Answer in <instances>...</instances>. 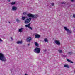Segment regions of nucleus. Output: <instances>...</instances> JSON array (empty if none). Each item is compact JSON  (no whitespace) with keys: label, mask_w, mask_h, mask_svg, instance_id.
Masks as SVG:
<instances>
[{"label":"nucleus","mask_w":75,"mask_h":75,"mask_svg":"<svg viewBox=\"0 0 75 75\" xmlns=\"http://www.w3.org/2000/svg\"><path fill=\"white\" fill-rule=\"evenodd\" d=\"M23 14L25 15V17H30L33 19L36 18L38 17V15H33L31 14H28L26 12H23Z\"/></svg>","instance_id":"nucleus-1"},{"label":"nucleus","mask_w":75,"mask_h":75,"mask_svg":"<svg viewBox=\"0 0 75 75\" xmlns=\"http://www.w3.org/2000/svg\"><path fill=\"white\" fill-rule=\"evenodd\" d=\"M34 51L36 54H39L41 51V48L36 47L34 50Z\"/></svg>","instance_id":"nucleus-2"},{"label":"nucleus","mask_w":75,"mask_h":75,"mask_svg":"<svg viewBox=\"0 0 75 75\" xmlns=\"http://www.w3.org/2000/svg\"><path fill=\"white\" fill-rule=\"evenodd\" d=\"M31 18H28L27 19H26L25 21V24H27V23H29L30 21H31Z\"/></svg>","instance_id":"nucleus-3"},{"label":"nucleus","mask_w":75,"mask_h":75,"mask_svg":"<svg viewBox=\"0 0 75 75\" xmlns=\"http://www.w3.org/2000/svg\"><path fill=\"white\" fill-rule=\"evenodd\" d=\"M31 40H32V38H31V37L30 36L29 37L27 38L26 41L28 42H30Z\"/></svg>","instance_id":"nucleus-4"},{"label":"nucleus","mask_w":75,"mask_h":75,"mask_svg":"<svg viewBox=\"0 0 75 75\" xmlns=\"http://www.w3.org/2000/svg\"><path fill=\"white\" fill-rule=\"evenodd\" d=\"M64 29L68 33H69V34H72V31L71 30H69V29L68 28H65Z\"/></svg>","instance_id":"nucleus-5"},{"label":"nucleus","mask_w":75,"mask_h":75,"mask_svg":"<svg viewBox=\"0 0 75 75\" xmlns=\"http://www.w3.org/2000/svg\"><path fill=\"white\" fill-rule=\"evenodd\" d=\"M17 9V7L14 6H12V10L13 11H16Z\"/></svg>","instance_id":"nucleus-6"},{"label":"nucleus","mask_w":75,"mask_h":75,"mask_svg":"<svg viewBox=\"0 0 75 75\" xmlns=\"http://www.w3.org/2000/svg\"><path fill=\"white\" fill-rule=\"evenodd\" d=\"M55 42L57 45H60L61 44L60 42L58 40H55Z\"/></svg>","instance_id":"nucleus-7"},{"label":"nucleus","mask_w":75,"mask_h":75,"mask_svg":"<svg viewBox=\"0 0 75 75\" xmlns=\"http://www.w3.org/2000/svg\"><path fill=\"white\" fill-rule=\"evenodd\" d=\"M35 38H40V35H38V34H37L35 35Z\"/></svg>","instance_id":"nucleus-8"},{"label":"nucleus","mask_w":75,"mask_h":75,"mask_svg":"<svg viewBox=\"0 0 75 75\" xmlns=\"http://www.w3.org/2000/svg\"><path fill=\"white\" fill-rule=\"evenodd\" d=\"M67 61H68V62H70V63H71L72 64H73V63H74V62H72L71 61L69 60V59H67Z\"/></svg>","instance_id":"nucleus-9"},{"label":"nucleus","mask_w":75,"mask_h":75,"mask_svg":"<svg viewBox=\"0 0 75 75\" xmlns=\"http://www.w3.org/2000/svg\"><path fill=\"white\" fill-rule=\"evenodd\" d=\"M30 24L26 25H25V27H29V28H31V27H30Z\"/></svg>","instance_id":"nucleus-10"},{"label":"nucleus","mask_w":75,"mask_h":75,"mask_svg":"<svg viewBox=\"0 0 75 75\" xmlns=\"http://www.w3.org/2000/svg\"><path fill=\"white\" fill-rule=\"evenodd\" d=\"M17 44H22V42L21 41H19L17 42Z\"/></svg>","instance_id":"nucleus-11"},{"label":"nucleus","mask_w":75,"mask_h":75,"mask_svg":"<svg viewBox=\"0 0 75 75\" xmlns=\"http://www.w3.org/2000/svg\"><path fill=\"white\" fill-rule=\"evenodd\" d=\"M44 41H45L46 42H48V39L47 38H45L44 39Z\"/></svg>","instance_id":"nucleus-12"},{"label":"nucleus","mask_w":75,"mask_h":75,"mask_svg":"<svg viewBox=\"0 0 75 75\" xmlns=\"http://www.w3.org/2000/svg\"><path fill=\"white\" fill-rule=\"evenodd\" d=\"M35 44L36 47H38V44L37 42H35Z\"/></svg>","instance_id":"nucleus-13"},{"label":"nucleus","mask_w":75,"mask_h":75,"mask_svg":"<svg viewBox=\"0 0 75 75\" xmlns=\"http://www.w3.org/2000/svg\"><path fill=\"white\" fill-rule=\"evenodd\" d=\"M26 17L25 16V17H22V20H25V18H26Z\"/></svg>","instance_id":"nucleus-14"},{"label":"nucleus","mask_w":75,"mask_h":75,"mask_svg":"<svg viewBox=\"0 0 75 75\" xmlns=\"http://www.w3.org/2000/svg\"><path fill=\"white\" fill-rule=\"evenodd\" d=\"M64 67L65 68H69V66L67 65H64Z\"/></svg>","instance_id":"nucleus-15"},{"label":"nucleus","mask_w":75,"mask_h":75,"mask_svg":"<svg viewBox=\"0 0 75 75\" xmlns=\"http://www.w3.org/2000/svg\"><path fill=\"white\" fill-rule=\"evenodd\" d=\"M10 4H11V5H14V4H16L15 2H12L10 3Z\"/></svg>","instance_id":"nucleus-16"},{"label":"nucleus","mask_w":75,"mask_h":75,"mask_svg":"<svg viewBox=\"0 0 75 75\" xmlns=\"http://www.w3.org/2000/svg\"><path fill=\"white\" fill-rule=\"evenodd\" d=\"M58 51L60 54H61V53H62V50H58Z\"/></svg>","instance_id":"nucleus-17"},{"label":"nucleus","mask_w":75,"mask_h":75,"mask_svg":"<svg viewBox=\"0 0 75 75\" xmlns=\"http://www.w3.org/2000/svg\"><path fill=\"white\" fill-rule=\"evenodd\" d=\"M23 29V28H21L20 29H19V32H20V33H21V32H22V29Z\"/></svg>","instance_id":"nucleus-18"},{"label":"nucleus","mask_w":75,"mask_h":75,"mask_svg":"<svg viewBox=\"0 0 75 75\" xmlns=\"http://www.w3.org/2000/svg\"><path fill=\"white\" fill-rule=\"evenodd\" d=\"M16 21L17 22V23H19V22H20V21L18 20V19H17L16 20Z\"/></svg>","instance_id":"nucleus-19"},{"label":"nucleus","mask_w":75,"mask_h":75,"mask_svg":"<svg viewBox=\"0 0 75 75\" xmlns=\"http://www.w3.org/2000/svg\"><path fill=\"white\" fill-rule=\"evenodd\" d=\"M68 54H69V55H72V52H68Z\"/></svg>","instance_id":"nucleus-20"},{"label":"nucleus","mask_w":75,"mask_h":75,"mask_svg":"<svg viewBox=\"0 0 75 75\" xmlns=\"http://www.w3.org/2000/svg\"><path fill=\"white\" fill-rule=\"evenodd\" d=\"M51 6H54V4L52 3V4H51Z\"/></svg>","instance_id":"nucleus-21"},{"label":"nucleus","mask_w":75,"mask_h":75,"mask_svg":"<svg viewBox=\"0 0 75 75\" xmlns=\"http://www.w3.org/2000/svg\"><path fill=\"white\" fill-rule=\"evenodd\" d=\"M0 41H1V42H3V40H1V39L0 38Z\"/></svg>","instance_id":"nucleus-22"},{"label":"nucleus","mask_w":75,"mask_h":75,"mask_svg":"<svg viewBox=\"0 0 75 75\" xmlns=\"http://www.w3.org/2000/svg\"><path fill=\"white\" fill-rule=\"evenodd\" d=\"M75 0H71V2H74Z\"/></svg>","instance_id":"nucleus-23"},{"label":"nucleus","mask_w":75,"mask_h":75,"mask_svg":"<svg viewBox=\"0 0 75 75\" xmlns=\"http://www.w3.org/2000/svg\"><path fill=\"white\" fill-rule=\"evenodd\" d=\"M11 38L12 40V41H13V38H12V37H11Z\"/></svg>","instance_id":"nucleus-24"},{"label":"nucleus","mask_w":75,"mask_h":75,"mask_svg":"<svg viewBox=\"0 0 75 75\" xmlns=\"http://www.w3.org/2000/svg\"><path fill=\"white\" fill-rule=\"evenodd\" d=\"M73 16L75 18V15L74 14L73 15Z\"/></svg>","instance_id":"nucleus-25"},{"label":"nucleus","mask_w":75,"mask_h":75,"mask_svg":"<svg viewBox=\"0 0 75 75\" xmlns=\"http://www.w3.org/2000/svg\"><path fill=\"white\" fill-rule=\"evenodd\" d=\"M64 28H67V27H64Z\"/></svg>","instance_id":"nucleus-26"},{"label":"nucleus","mask_w":75,"mask_h":75,"mask_svg":"<svg viewBox=\"0 0 75 75\" xmlns=\"http://www.w3.org/2000/svg\"><path fill=\"white\" fill-rule=\"evenodd\" d=\"M8 2H10V0H7Z\"/></svg>","instance_id":"nucleus-27"},{"label":"nucleus","mask_w":75,"mask_h":75,"mask_svg":"<svg viewBox=\"0 0 75 75\" xmlns=\"http://www.w3.org/2000/svg\"><path fill=\"white\" fill-rule=\"evenodd\" d=\"M30 45V44H28V45Z\"/></svg>","instance_id":"nucleus-28"},{"label":"nucleus","mask_w":75,"mask_h":75,"mask_svg":"<svg viewBox=\"0 0 75 75\" xmlns=\"http://www.w3.org/2000/svg\"><path fill=\"white\" fill-rule=\"evenodd\" d=\"M30 30H33V28H30Z\"/></svg>","instance_id":"nucleus-29"},{"label":"nucleus","mask_w":75,"mask_h":75,"mask_svg":"<svg viewBox=\"0 0 75 75\" xmlns=\"http://www.w3.org/2000/svg\"><path fill=\"white\" fill-rule=\"evenodd\" d=\"M8 23H9V24H10V22H9Z\"/></svg>","instance_id":"nucleus-30"},{"label":"nucleus","mask_w":75,"mask_h":75,"mask_svg":"<svg viewBox=\"0 0 75 75\" xmlns=\"http://www.w3.org/2000/svg\"><path fill=\"white\" fill-rule=\"evenodd\" d=\"M62 4H64V3H62Z\"/></svg>","instance_id":"nucleus-31"}]
</instances>
